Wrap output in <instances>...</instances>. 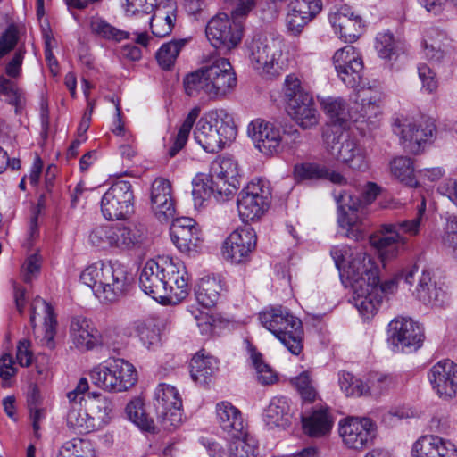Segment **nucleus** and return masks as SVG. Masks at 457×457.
Listing matches in <instances>:
<instances>
[{
  "instance_id": "obj_1",
  "label": "nucleus",
  "mask_w": 457,
  "mask_h": 457,
  "mask_svg": "<svg viewBox=\"0 0 457 457\" xmlns=\"http://www.w3.org/2000/svg\"><path fill=\"white\" fill-rule=\"evenodd\" d=\"M331 256L345 287H351L352 302L360 313L373 315L383 299L396 288L394 280L379 284L378 270L371 258L361 251L353 252L347 245L334 246Z\"/></svg>"
},
{
  "instance_id": "obj_2",
  "label": "nucleus",
  "mask_w": 457,
  "mask_h": 457,
  "mask_svg": "<svg viewBox=\"0 0 457 457\" xmlns=\"http://www.w3.org/2000/svg\"><path fill=\"white\" fill-rule=\"evenodd\" d=\"M139 285L155 300L178 303L188 293V276L184 264L172 259L150 260L143 268Z\"/></svg>"
},
{
  "instance_id": "obj_3",
  "label": "nucleus",
  "mask_w": 457,
  "mask_h": 457,
  "mask_svg": "<svg viewBox=\"0 0 457 457\" xmlns=\"http://www.w3.org/2000/svg\"><path fill=\"white\" fill-rule=\"evenodd\" d=\"M237 76L229 61L213 57L183 80L189 96L204 95L210 100L225 98L237 86Z\"/></svg>"
},
{
  "instance_id": "obj_4",
  "label": "nucleus",
  "mask_w": 457,
  "mask_h": 457,
  "mask_svg": "<svg viewBox=\"0 0 457 457\" xmlns=\"http://www.w3.org/2000/svg\"><path fill=\"white\" fill-rule=\"evenodd\" d=\"M80 280L98 299L112 303L129 291L133 278L119 262H97L81 272Z\"/></svg>"
},
{
  "instance_id": "obj_5",
  "label": "nucleus",
  "mask_w": 457,
  "mask_h": 457,
  "mask_svg": "<svg viewBox=\"0 0 457 457\" xmlns=\"http://www.w3.org/2000/svg\"><path fill=\"white\" fill-rule=\"evenodd\" d=\"M382 93L377 87H361L356 93L353 106L348 107L341 97H325L320 100L324 112L334 124L342 126L351 120L358 121L360 118H371L377 114Z\"/></svg>"
},
{
  "instance_id": "obj_6",
  "label": "nucleus",
  "mask_w": 457,
  "mask_h": 457,
  "mask_svg": "<svg viewBox=\"0 0 457 457\" xmlns=\"http://www.w3.org/2000/svg\"><path fill=\"white\" fill-rule=\"evenodd\" d=\"M237 136L232 117L224 109L212 110L197 121L194 130L196 143L207 153L222 150Z\"/></svg>"
},
{
  "instance_id": "obj_7",
  "label": "nucleus",
  "mask_w": 457,
  "mask_h": 457,
  "mask_svg": "<svg viewBox=\"0 0 457 457\" xmlns=\"http://www.w3.org/2000/svg\"><path fill=\"white\" fill-rule=\"evenodd\" d=\"M381 188L374 182H368L362 191L361 199L340 191L335 195L337 204V222L342 234L354 241L362 240L365 237V226L358 216L357 210L363 203L371 204L379 195Z\"/></svg>"
},
{
  "instance_id": "obj_8",
  "label": "nucleus",
  "mask_w": 457,
  "mask_h": 457,
  "mask_svg": "<svg viewBox=\"0 0 457 457\" xmlns=\"http://www.w3.org/2000/svg\"><path fill=\"white\" fill-rule=\"evenodd\" d=\"M259 320L291 353L297 355L302 352L303 324L287 308L278 306L266 309L259 314Z\"/></svg>"
},
{
  "instance_id": "obj_9",
  "label": "nucleus",
  "mask_w": 457,
  "mask_h": 457,
  "mask_svg": "<svg viewBox=\"0 0 457 457\" xmlns=\"http://www.w3.org/2000/svg\"><path fill=\"white\" fill-rule=\"evenodd\" d=\"M323 137L328 153L336 161L353 171L368 170L370 164L365 146L348 132L329 129L324 132Z\"/></svg>"
},
{
  "instance_id": "obj_10",
  "label": "nucleus",
  "mask_w": 457,
  "mask_h": 457,
  "mask_svg": "<svg viewBox=\"0 0 457 457\" xmlns=\"http://www.w3.org/2000/svg\"><path fill=\"white\" fill-rule=\"evenodd\" d=\"M393 131L399 137L406 151L418 154L431 142L436 132V125L432 118L420 117L414 120L402 116L395 119Z\"/></svg>"
},
{
  "instance_id": "obj_11",
  "label": "nucleus",
  "mask_w": 457,
  "mask_h": 457,
  "mask_svg": "<svg viewBox=\"0 0 457 457\" xmlns=\"http://www.w3.org/2000/svg\"><path fill=\"white\" fill-rule=\"evenodd\" d=\"M400 279L410 286L417 282L413 295L425 305L443 307L448 303L449 295L444 285L434 280L429 270L424 269L420 271L418 266L414 265L403 271Z\"/></svg>"
},
{
  "instance_id": "obj_12",
  "label": "nucleus",
  "mask_w": 457,
  "mask_h": 457,
  "mask_svg": "<svg viewBox=\"0 0 457 457\" xmlns=\"http://www.w3.org/2000/svg\"><path fill=\"white\" fill-rule=\"evenodd\" d=\"M271 192L268 181L253 179L237 196V210L243 221H253L268 211Z\"/></svg>"
},
{
  "instance_id": "obj_13",
  "label": "nucleus",
  "mask_w": 457,
  "mask_h": 457,
  "mask_svg": "<svg viewBox=\"0 0 457 457\" xmlns=\"http://www.w3.org/2000/svg\"><path fill=\"white\" fill-rule=\"evenodd\" d=\"M101 212L108 220H126L134 212V193L129 181L113 183L101 199Z\"/></svg>"
},
{
  "instance_id": "obj_14",
  "label": "nucleus",
  "mask_w": 457,
  "mask_h": 457,
  "mask_svg": "<svg viewBox=\"0 0 457 457\" xmlns=\"http://www.w3.org/2000/svg\"><path fill=\"white\" fill-rule=\"evenodd\" d=\"M157 422L164 430L171 431L182 421V401L178 390L170 385L160 384L154 392Z\"/></svg>"
},
{
  "instance_id": "obj_15",
  "label": "nucleus",
  "mask_w": 457,
  "mask_h": 457,
  "mask_svg": "<svg viewBox=\"0 0 457 457\" xmlns=\"http://www.w3.org/2000/svg\"><path fill=\"white\" fill-rule=\"evenodd\" d=\"M388 342L394 352L412 353L423 344L422 327L409 318L398 317L388 325Z\"/></svg>"
},
{
  "instance_id": "obj_16",
  "label": "nucleus",
  "mask_w": 457,
  "mask_h": 457,
  "mask_svg": "<svg viewBox=\"0 0 457 457\" xmlns=\"http://www.w3.org/2000/svg\"><path fill=\"white\" fill-rule=\"evenodd\" d=\"M282 55L279 43L276 40H258L253 43L250 60L255 70L271 79L280 75L287 67Z\"/></svg>"
},
{
  "instance_id": "obj_17",
  "label": "nucleus",
  "mask_w": 457,
  "mask_h": 457,
  "mask_svg": "<svg viewBox=\"0 0 457 457\" xmlns=\"http://www.w3.org/2000/svg\"><path fill=\"white\" fill-rule=\"evenodd\" d=\"M70 337L74 346L82 352L113 345L108 338L107 332L102 334L91 320L83 316L71 318Z\"/></svg>"
},
{
  "instance_id": "obj_18",
  "label": "nucleus",
  "mask_w": 457,
  "mask_h": 457,
  "mask_svg": "<svg viewBox=\"0 0 457 457\" xmlns=\"http://www.w3.org/2000/svg\"><path fill=\"white\" fill-rule=\"evenodd\" d=\"M205 32L214 47L229 50L240 43L243 28L240 23L230 21L227 14L220 13L210 20Z\"/></svg>"
},
{
  "instance_id": "obj_19",
  "label": "nucleus",
  "mask_w": 457,
  "mask_h": 457,
  "mask_svg": "<svg viewBox=\"0 0 457 457\" xmlns=\"http://www.w3.org/2000/svg\"><path fill=\"white\" fill-rule=\"evenodd\" d=\"M247 134L254 146L265 155H275L284 149L280 129L274 123L262 119H255L247 127Z\"/></svg>"
},
{
  "instance_id": "obj_20",
  "label": "nucleus",
  "mask_w": 457,
  "mask_h": 457,
  "mask_svg": "<svg viewBox=\"0 0 457 457\" xmlns=\"http://www.w3.org/2000/svg\"><path fill=\"white\" fill-rule=\"evenodd\" d=\"M257 243L253 228L245 227L231 232L222 246V255L234 263H242L250 259Z\"/></svg>"
},
{
  "instance_id": "obj_21",
  "label": "nucleus",
  "mask_w": 457,
  "mask_h": 457,
  "mask_svg": "<svg viewBox=\"0 0 457 457\" xmlns=\"http://www.w3.org/2000/svg\"><path fill=\"white\" fill-rule=\"evenodd\" d=\"M129 366L124 368L122 359H113L94 367L90 373V379L94 385L110 392H124L130 388L131 378L118 380L116 373L129 371Z\"/></svg>"
},
{
  "instance_id": "obj_22",
  "label": "nucleus",
  "mask_w": 457,
  "mask_h": 457,
  "mask_svg": "<svg viewBox=\"0 0 457 457\" xmlns=\"http://www.w3.org/2000/svg\"><path fill=\"white\" fill-rule=\"evenodd\" d=\"M322 8L321 0H291L286 17L287 32L294 37L300 36Z\"/></svg>"
},
{
  "instance_id": "obj_23",
  "label": "nucleus",
  "mask_w": 457,
  "mask_h": 457,
  "mask_svg": "<svg viewBox=\"0 0 457 457\" xmlns=\"http://www.w3.org/2000/svg\"><path fill=\"white\" fill-rule=\"evenodd\" d=\"M428 380L441 398H452L457 394V364L445 359L434 364L428 372Z\"/></svg>"
},
{
  "instance_id": "obj_24",
  "label": "nucleus",
  "mask_w": 457,
  "mask_h": 457,
  "mask_svg": "<svg viewBox=\"0 0 457 457\" xmlns=\"http://www.w3.org/2000/svg\"><path fill=\"white\" fill-rule=\"evenodd\" d=\"M374 423L369 418L346 419L339 426V435L345 445L352 449H362L373 439Z\"/></svg>"
},
{
  "instance_id": "obj_25",
  "label": "nucleus",
  "mask_w": 457,
  "mask_h": 457,
  "mask_svg": "<svg viewBox=\"0 0 457 457\" xmlns=\"http://www.w3.org/2000/svg\"><path fill=\"white\" fill-rule=\"evenodd\" d=\"M171 220L170 232L173 244L182 253L196 251L203 239L196 221L188 217L173 218Z\"/></svg>"
},
{
  "instance_id": "obj_26",
  "label": "nucleus",
  "mask_w": 457,
  "mask_h": 457,
  "mask_svg": "<svg viewBox=\"0 0 457 457\" xmlns=\"http://www.w3.org/2000/svg\"><path fill=\"white\" fill-rule=\"evenodd\" d=\"M151 204L154 216L160 222H168L173 220L176 208L169 180L162 178L154 179L152 184Z\"/></svg>"
},
{
  "instance_id": "obj_27",
  "label": "nucleus",
  "mask_w": 457,
  "mask_h": 457,
  "mask_svg": "<svg viewBox=\"0 0 457 457\" xmlns=\"http://www.w3.org/2000/svg\"><path fill=\"white\" fill-rule=\"evenodd\" d=\"M329 22L335 32L345 42H354L359 38L362 30V20L359 15L354 14L347 5L341 6L328 16Z\"/></svg>"
},
{
  "instance_id": "obj_28",
  "label": "nucleus",
  "mask_w": 457,
  "mask_h": 457,
  "mask_svg": "<svg viewBox=\"0 0 457 457\" xmlns=\"http://www.w3.org/2000/svg\"><path fill=\"white\" fill-rule=\"evenodd\" d=\"M412 457H457L455 446L442 437L433 435L423 436L413 445Z\"/></svg>"
},
{
  "instance_id": "obj_29",
  "label": "nucleus",
  "mask_w": 457,
  "mask_h": 457,
  "mask_svg": "<svg viewBox=\"0 0 457 457\" xmlns=\"http://www.w3.org/2000/svg\"><path fill=\"white\" fill-rule=\"evenodd\" d=\"M295 409L292 401L284 395L271 398L264 411V421L270 428H286L295 415Z\"/></svg>"
},
{
  "instance_id": "obj_30",
  "label": "nucleus",
  "mask_w": 457,
  "mask_h": 457,
  "mask_svg": "<svg viewBox=\"0 0 457 457\" xmlns=\"http://www.w3.org/2000/svg\"><path fill=\"white\" fill-rule=\"evenodd\" d=\"M30 309V325L32 327L33 332L35 333L36 330V317L37 315H40V312H42L44 314L45 320V335L43 338L40 340V342L48 349H54L55 346V342L54 338L55 335L56 320L54 318V310L52 306L46 300L37 296L33 300Z\"/></svg>"
},
{
  "instance_id": "obj_31",
  "label": "nucleus",
  "mask_w": 457,
  "mask_h": 457,
  "mask_svg": "<svg viewBox=\"0 0 457 457\" xmlns=\"http://www.w3.org/2000/svg\"><path fill=\"white\" fill-rule=\"evenodd\" d=\"M216 416L220 428L228 436L243 435L245 426L242 413L231 403L223 401L217 403Z\"/></svg>"
},
{
  "instance_id": "obj_32",
  "label": "nucleus",
  "mask_w": 457,
  "mask_h": 457,
  "mask_svg": "<svg viewBox=\"0 0 457 457\" xmlns=\"http://www.w3.org/2000/svg\"><path fill=\"white\" fill-rule=\"evenodd\" d=\"M115 247L122 250L133 249L140 245L146 237L145 226L136 223L114 226Z\"/></svg>"
},
{
  "instance_id": "obj_33",
  "label": "nucleus",
  "mask_w": 457,
  "mask_h": 457,
  "mask_svg": "<svg viewBox=\"0 0 457 457\" xmlns=\"http://www.w3.org/2000/svg\"><path fill=\"white\" fill-rule=\"evenodd\" d=\"M218 360L212 356H204L201 353H197L190 362V374L192 379L200 384H208L211 378L217 372L219 369Z\"/></svg>"
},
{
  "instance_id": "obj_34",
  "label": "nucleus",
  "mask_w": 457,
  "mask_h": 457,
  "mask_svg": "<svg viewBox=\"0 0 457 457\" xmlns=\"http://www.w3.org/2000/svg\"><path fill=\"white\" fill-rule=\"evenodd\" d=\"M369 241L370 245L378 251L383 262L396 257L399 246H403L407 243V239L400 234L381 235L376 233L370 236Z\"/></svg>"
},
{
  "instance_id": "obj_35",
  "label": "nucleus",
  "mask_w": 457,
  "mask_h": 457,
  "mask_svg": "<svg viewBox=\"0 0 457 457\" xmlns=\"http://www.w3.org/2000/svg\"><path fill=\"white\" fill-rule=\"evenodd\" d=\"M303 426L311 436H321L330 431L333 419L328 408H320L307 417L303 418Z\"/></svg>"
},
{
  "instance_id": "obj_36",
  "label": "nucleus",
  "mask_w": 457,
  "mask_h": 457,
  "mask_svg": "<svg viewBox=\"0 0 457 457\" xmlns=\"http://www.w3.org/2000/svg\"><path fill=\"white\" fill-rule=\"evenodd\" d=\"M306 102L302 106L293 101L290 103L288 114L303 129H308L318 124L319 115L315 108L313 98L305 97Z\"/></svg>"
},
{
  "instance_id": "obj_37",
  "label": "nucleus",
  "mask_w": 457,
  "mask_h": 457,
  "mask_svg": "<svg viewBox=\"0 0 457 457\" xmlns=\"http://www.w3.org/2000/svg\"><path fill=\"white\" fill-rule=\"evenodd\" d=\"M222 289L220 281L215 278H202L195 289V298L199 304L205 308L213 307Z\"/></svg>"
},
{
  "instance_id": "obj_38",
  "label": "nucleus",
  "mask_w": 457,
  "mask_h": 457,
  "mask_svg": "<svg viewBox=\"0 0 457 457\" xmlns=\"http://www.w3.org/2000/svg\"><path fill=\"white\" fill-rule=\"evenodd\" d=\"M391 174L401 183L410 187H416L419 185L414 175L413 161L406 156H399L390 162Z\"/></svg>"
},
{
  "instance_id": "obj_39",
  "label": "nucleus",
  "mask_w": 457,
  "mask_h": 457,
  "mask_svg": "<svg viewBox=\"0 0 457 457\" xmlns=\"http://www.w3.org/2000/svg\"><path fill=\"white\" fill-rule=\"evenodd\" d=\"M67 424L78 434H87L99 429L90 411L72 406L67 414Z\"/></svg>"
},
{
  "instance_id": "obj_40",
  "label": "nucleus",
  "mask_w": 457,
  "mask_h": 457,
  "mask_svg": "<svg viewBox=\"0 0 457 457\" xmlns=\"http://www.w3.org/2000/svg\"><path fill=\"white\" fill-rule=\"evenodd\" d=\"M228 437V457H257L256 441L247 435L245 429L243 435Z\"/></svg>"
},
{
  "instance_id": "obj_41",
  "label": "nucleus",
  "mask_w": 457,
  "mask_h": 457,
  "mask_svg": "<svg viewBox=\"0 0 457 457\" xmlns=\"http://www.w3.org/2000/svg\"><path fill=\"white\" fill-rule=\"evenodd\" d=\"M187 43V39H176L168 43L162 44L159 50L156 52L155 57L158 64L163 70H170L180 53Z\"/></svg>"
},
{
  "instance_id": "obj_42",
  "label": "nucleus",
  "mask_w": 457,
  "mask_h": 457,
  "mask_svg": "<svg viewBox=\"0 0 457 457\" xmlns=\"http://www.w3.org/2000/svg\"><path fill=\"white\" fill-rule=\"evenodd\" d=\"M210 172L216 179H220V177L228 179V181L237 185L239 183V171L237 162L228 157L217 158L211 164Z\"/></svg>"
},
{
  "instance_id": "obj_43",
  "label": "nucleus",
  "mask_w": 457,
  "mask_h": 457,
  "mask_svg": "<svg viewBox=\"0 0 457 457\" xmlns=\"http://www.w3.org/2000/svg\"><path fill=\"white\" fill-rule=\"evenodd\" d=\"M199 114V107H194L189 112L182 125L180 126L177 136L174 137L172 145L168 149V154L170 157H174L185 146L193 125Z\"/></svg>"
},
{
  "instance_id": "obj_44",
  "label": "nucleus",
  "mask_w": 457,
  "mask_h": 457,
  "mask_svg": "<svg viewBox=\"0 0 457 457\" xmlns=\"http://www.w3.org/2000/svg\"><path fill=\"white\" fill-rule=\"evenodd\" d=\"M113 407V403L105 396L95 397L89 403L88 411L98 428H103L111 420Z\"/></svg>"
},
{
  "instance_id": "obj_45",
  "label": "nucleus",
  "mask_w": 457,
  "mask_h": 457,
  "mask_svg": "<svg viewBox=\"0 0 457 457\" xmlns=\"http://www.w3.org/2000/svg\"><path fill=\"white\" fill-rule=\"evenodd\" d=\"M365 395L378 397L395 385V378L379 372H371L364 383Z\"/></svg>"
},
{
  "instance_id": "obj_46",
  "label": "nucleus",
  "mask_w": 457,
  "mask_h": 457,
  "mask_svg": "<svg viewBox=\"0 0 457 457\" xmlns=\"http://www.w3.org/2000/svg\"><path fill=\"white\" fill-rule=\"evenodd\" d=\"M24 27L15 23H12L7 26L5 30L0 37V58L6 55L16 46H20L21 43H24Z\"/></svg>"
},
{
  "instance_id": "obj_47",
  "label": "nucleus",
  "mask_w": 457,
  "mask_h": 457,
  "mask_svg": "<svg viewBox=\"0 0 457 457\" xmlns=\"http://www.w3.org/2000/svg\"><path fill=\"white\" fill-rule=\"evenodd\" d=\"M57 457H96V453L90 441L73 438L61 446Z\"/></svg>"
},
{
  "instance_id": "obj_48",
  "label": "nucleus",
  "mask_w": 457,
  "mask_h": 457,
  "mask_svg": "<svg viewBox=\"0 0 457 457\" xmlns=\"http://www.w3.org/2000/svg\"><path fill=\"white\" fill-rule=\"evenodd\" d=\"M0 96H3L6 103L14 106L16 112L25 104L23 91L19 88L15 82L4 75H0Z\"/></svg>"
},
{
  "instance_id": "obj_49",
  "label": "nucleus",
  "mask_w": 457,
  "mask_h": 457,
  "mask_svg": "<svg viewBox=\"0 0 457 457\" xmlns=\"http://www.w3.org/2000/svg\"><path fill=\"white\" fill-rule=\"evenodd\" d=\"M402 43L395 40L393 34L384 32L378 34L376 37V49L379 57L386 60H395L402 51Z\"/></svg>"
},
{
  "instance_id": "obj_50",
  "label": "nucleus",
  "mask_w": 457,
  "mask_h": 457,
  "mask_svg": "<svg viewBox=\"0 0 457 457\" xmlns=\"http://www.w3.org/2000/svg\"><path fill=\"white\" fill-rule=\"evenodd\" d=\"M333 62L336 71H342V68L351 66L355 68V71L358 69H363V62L359 52L351 45L337 50L333 56Z\"/></svg>"
},
{
  "instance_id": "obj_51",
  "label": "nucleus",
  "mask_w": 457,
  "mask_h": 457,
  "mask_svg": "<svg viewBox=\"0 0 457 457\" xmlns=\"http://www.w3.org/2000/svg\"><path fill=\"white\" fill-rule=\"evenodd\" d=\"M125 411L129 420L142 430L151 431L154 429V421L145 413L144 403L140 398L131 400L127 404Z\"/></svg>"
},
{
  "instance_id": "obj_52",
  "label": "nucleus",
  "mask_w": 457,
  "mask_h": 457,
  "mask_svg": "<svg viewBox=\"0 0 457 457\" xmlns=\"http://www.w3.org/2000/svg\"><path fill=\"white\" fill-rule=\"evenodd\" d=\"M290 383L296 389L303 403H311L318 398V392L309 371H303L291 378Z\"/></svg>"
},
{
  "instance_id": "obj_53",
  "label": "nucleus",
  "mask_w": 457,
  "mask_h": 457,
  "mask_svg": "<svg viewBox=\"0 0 457 457\" xmlns=\"http://www.w3.org/2000/svg\"><path fill=\"white\" fill-rule=\"evenodd\" d=\"M209 176L198 174L193 179L192 196L195 207L200 209L204 207L210 197L213 195Z\"/></svg>"
},
{
  "instance_id": "obj_54",
  "label": "nucleus",
  "mask_w": 457,
  "mask_h": 457,
  "mask_svg": "<svg viewBox=\"0 0 457 457\" xmlns=\"http://www.w3.org/2000/svg\"><path fill=\"white\" fill-rule=\"evenodd\" d=\"M90 28L94 34L108 40H115L120 42L123 39L129 38V32L113 27L105 20L100 17L92 18Z\"/></svg>"
},
{
  "instance_id": "obj_55",
  "label": "nucleus",
  "mask_w": 457,
  "mask_h": 457,
  "mask_svg": "<svg viewBox=\"0 0 457 457\" xmlns=\"http://www.w3.org/2000/svg\"><path fill=\"white\" fill-rule=\"evenodd\" d=\"M445 36L436 30H431L424 39L423 50L426 58L434 62L443 60L445 51L443 48L442 39Z\"/></svg>"
},
{
  "instance_id": "obj_56",
  "label": "nucleus",
  "mask_w": 457,
  "mask_h": 457,
  "mask_svg": "<svg viewBox=\"0 0 457 457\" xmlns=\"http://www.w3.org/2000/svg\"><path fill=\"white\" fill-rule=\"evenodd\" d=\"M338 384L346 396L365 395V385L362 380L352 373L342 370L338 373Z\"/></svg>"
},
{
  "instance_id": "obj_57",
  "label": "nucleus",
  "mask_w": 457,
  "mask_h": 457,
  "mask_svg": "<svg viewBox=\"0 0 457 457\" xmlns=\"http://www.w3.org/2000/svg\"><path fill=\"white\" fill-rule=\"evenodd\" d=\"M90 243L97 247H115L114 226L104 225L95 228L89 235Z\"/></svg>"
},
{
  "instance_id": "obj_58",
  "label": "nucleus",
  "mask_w": 457,
  "mask_h": 457,
  "mask_svg": "<svg viewBox=\"0 0 457 457\" xmlns=\"http://www.w3.org/2000/svg\"><path fill=\"white\" fill-rule=\"evenodd\" d=\"M172 14H163L158 12L150 18V28L152 33L158 37H163L170 35L174 27V19Z\"/></svg>"
},
{
  "instance_id": "obj_59",
  "label": "nucleus",
  "mask_w": 457,
  "mask_h": 457,
  "mask_svg": "<svg viewBox=\"0 0 457 457\" xmlns=\"http://www.w3.org/2000/svg\"><path fill=\"white\" fill-rule=\"evenodd\" d=\"M134 328L140 341L147 349H152L159 345L160 335L158 331L152 328L145 320L135 321Z\"/></svg>"
},
{
  "instance_id": "obj_60",
  "label": "nucleus",
  "mask_w": 457,
  "mask_h": 457,
  "mask_svg": "<svg viewBox=\"0 0 457 457\" xmlns=\"http://www.w3.org/2000/svg\"><path fill=\"white\" fill-rule=\"evenodd\" d=\"M208 176L211 181L210 184L212 185L213 196L217 201H225L228 199L235 194L239 187L238 185L229 182L228 181V179L221 177L218 181V179L212 177L211 172Z\"/></svg>"
},
{
  "instance_id": "obj_61",
  "label": "nucleus",
  "mask_w": 457,
  "mask_h": 457,
  "mask_svg": "<svg viewBox=\"0 0 457 457\" xmlns=\"http://www.w3.org/2000/svg\"><path fill=\"white\" fill-rule=\"evenodd\" d=\"M251 358L257 372V379L262 385H271L277 381V375L268 364L263 362L261 353H253Z\"/></svg>"
},
{
  "instance_id": "obj_62",
  "label": "nucleus",
  "mask_w": 457,
  "mask_h": 457,
  "mask_svg": "<svg viewBox=\"0 0 457 457\" xmlns=\"http://www.w3.org/2000/svg\"><path fill=\"white\" fill-rule=\"evenodd\" d=\"M26 54V46L24 43H21V45L13 52L11 59L7 62L4 68L5 74L9 78L17 79L21 76V67Z\"/></svg>"
},
{
  "instance_id": "obj_63",
  "label": "nucleus",
  "mask_w": 457,
  "mask_h": 457,
  "mask_svg": "<svg viewBox=\"0 0 457 457\" xmlns=\"http://www.w3.org/2000/svg\"><path fill=\"white\" fill-rule=\"evenodd\" d=\"M425 211L426 201L423 198L420 204L418 206V212L415 218L398 222L400 231L412 237L419 235Z\"/></svg>"
},
{
  "instance_id": "obj_64",
  "label": "nucleus",
  "mask_w": 457,
  "mask_h": 457,
  "mask_svg": "<svg viewBox=\"0 0 457 457\" xmlns=\"http://www.w3.org/2000/svg\"><path fill=\"white\" fill-rule=\"evenodd\" d=\"M324 166L309 162L296 164L294 168V175L299 180L322 179Z\"/></svg>"
}]
</instances>
